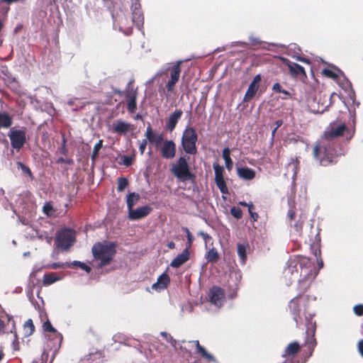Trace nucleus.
I'll return each mask as SVG.
<instances>
[{
    "label": "nucleus",
    "instance_id": "obj_23",
    "mask_svg": "<svg viewBox=\"0 0 363 363\" xmlns=\"http://www.w3.org/2000/svg\"><path fill=\"white\" fill-rule=\"evenodd\" d=\"M288 67L291 74L294 76H297L300 74H306L304 68L296 63L289 62Z\"/></svg>",
    "mask_w": 363,
    "mask_h": 363
},
{
    "label": "nucleus",
    "instance_id": "obj_61",
    "mask_svg": "<svg viewBox=\"0 0 363 363\" xmlns=\"http://www.w3.org/2000/svg\"><path fill=\"white\" fill-rule=\"evenodd\" d=\"M250 40L255 44L261 43L262 42L257 38L250 37Z\"/></svg>",
    "mask_w": 363,
    "mask_h": 363
},
{
    "label": "nucleus",
    "instance_id": "obj_32",
    "mask_svg": "<svg viewBox=\"0 0 363 363\" xmlns=\"http://www.w3.org/2000/svg\"><path fill=\"white\" fill-rule=\"evenodd\" d=\"M173 174L179 179H182V157H180L172 169Z\"/></svg>",
    "mask_w": 363,
    "mask_h": 363
},
{
    "label": "nucleus",
    "instance_id": "obj_49",
    "mask_svg": "<svg viewBox=\"0 0 363 363\" xmlns=\"http://www.w3.org/2000/svg\"><path fill=\"white\" fill-rule=\"evenodd\" d=\"M146 145H147V140H143L140 143V145H139V150L141 154H143L144 153V151L146 148Z\"/></svg>",
    "mask_w": 363,
    "mask_h": 363
},
{
    "label": "nucleus",
    "instance_id": "obj_47",
    "mask_svg": "<svg viewBox=\"0 0 363 363\" xmlns=\"http://www.w3.org/2000/svg\"><path fill=\"white\" fill-rule=\"evenodd\" d=\"M327 106L318 107L317 109L310 106V111L313 113H322L326 111Z\"/></svg>",
    "mask_w": 363,
    "mask_h": 363
},
{
    "label": "nucleus",
    "instance_id": "obj_11",
    "mask_svg": "<svg viewBox=\"0 0 363 363\" xmlns=\"http://www.w3.org/2000/svg\"><path fill=\"white\" fill-rule=\"evenodd\" d=\"M182 63V61H179L177 62V65L173 66L171 68L168 69V72H169L171 79L168 81L167 84V91H172L174 89L175 84L178 82L180 74L179 65Z\"/></svg>",
    "mask_w": 363,
    "mask_h": 363
},
{
    "label": "nucleus",
    "instance_id": "obj_34",
    "mask_svg": "<svg viewBox=\"0 0 363 363\" xmlns=\"http://www.w3.org/2000/svg\"><path fill=\"white\" fill-rule=\"evenodd\" d=\"M17 167L18 169H21L22 172L24 174H26L28 175L30 179L31 180L33 179V174L30 169V168L28 167H27L26 165H25L23 163H22L21 162H17Z\"/></svg>",
    "mask_w": 363,
    "mask_h": 363
},
{
    "label": "nucleus",
    "instance_id": "obj_15",
    "mask_svg": "<svg viewBox=\"0 0 363 363\" xmlns=\"http://www.w3.org/2000/svg\"><path fill=\"white\" fill-rule=\"evenodd\" d=\"M169 281V276L166 273H163L158 277L157 282L152 285V289L155 291H161L167 287Z\"/></svg>",
    "mask_w": 363,
    "mask_h": 363
},
{
    "label": "nucleus",
    "instance_id": "obj_26",
    "mask_svg": "<svg viewBox=\"0 0 363 363\" xmlns=\"http://www.w3.org/2000/svg\"><path fill=\"white\" fill-rule=\"evenodd\" d=\"M59 278L55 273H48L45 274L43 279V283L44 285L48 286L55 283Z\"/></svg>",
    "mask_w": 363,
    "mask_h": 363
},
{
    "label": "nucleus",
    "instance_id": "obj_8",
    "mask_svg": "<svg viewBox=\"0 0 363 363\" xmlns=\"http://www.w3.org/2000/svg\"><path fill=\"white\" fill-rule=\"evenodd\" d=\"M215 172V182L217 187L223 194H228V189L223 177L224 168L217 163L213 164Z\"/></svg>",
    "mask_w": 363,
    "mask_h": 363
},
{
    "label": "nucleus",
    "instance_id": "obj_37",
    "mask_svg": "<svg viewBox=\"0 0 363 363\" xmlns=\"http://www.w3.org/2000/svg\"><path fill=\"white\" fill-rule=\"evenodd\" d=\"M298 164V161L297 159H292L291 162L289 163L288 168L291 169L295 177L297 173V167Z\"/></svg>",
    "mask_w": 363,
    "mask_h": 363
},
{
    "label": "nucleus",
    "instance_id": "obj_44",
    "mask_svg": "<svg viewBox=\"0 0 363 363\" xmlns=\"http://www.w3.org/2000/svg\"><path fill=\"white\" fill-rule=\"evenodd\" d=\"M253 204L252 202L250 203V205H249V209H248V211H249V213L250 215V218H251V220L255 222L257 220L258 218V214L255 212H253L252 211V208H253Z\"/></svg>",
    "mask_w": 363,
    "mask_h": 363
},
{
    "label": "nucleus",
    "instance_id": "obj_25",
    "mask_svg": "<svg viewBox=\"0 0 363 363\" xmlns=\"http://www.w3.org/2000/svg\"><path fill=\"white\" fill-rule=\"evenodd\" d=\"M247 245L240 243L237 245V252L242 264H245L247 257Z\"/></svg>",
    "mask_w": 363,
    "mask_h": 363
},
{
    "label": "nucleus",
    "instance_id": "obj_51",
    "mask_svg": "<svg viewBox=\"0 0 363 363\" xmlns=\"http://www.w3.org/2000/svg\"><path fill=\"white\" fill-rule=\"evenodd\" d=\"M224 161H225V164L227 169L228 171H230L233 169V162L231 158L228 159V160H225Z\"/></svg>",
    "mask_w": 363,
    "mask_h": 363
},
{
    "label": "nucleus",
    "instance_id": "obj_40",
    "mask_svg": "<svg viewBox=\"0 0 363 363\" xmlns=\"http://www.w3.org/2000/svg\"><path fill=\"white\" fill-rule=\"evenodd\" d=\"M43 211L47 216H51L54 212L53 207L50 203H45L43 207Z\"/></svg>",
    "mask_w": 363,
    "mask_h": 363
},
{
    "label": "nucleus",
    "instance_id": "obj_7",
    "mask_svg": "<svg viewBox=\"0 0 363 363\" xmlns=\"http://www.w3.org/2000/svg\"><path fill=\"white\" fill-rule=\"evenodd\" d=\"M305 302V298L301 295H298L291 300L289 304V307L291 313L294 315V320H295L296 325H298L301 321V311Z\"/></svg>",
    "mask_w": 363,
    "mask_h": 363
},
{
    "label": "nucleus",
    "instance_id": "obj_4",
    "mask_svg": "<svg viewBox=\"0 0 363 363\" xmlns=\"http://www.w3.org/2000/svg\"><path fill=\"white\" fill-rule=\"evenodd\" d=\"M74 240V231L70 229H64L57 233L55 242L58 248L67 250L73 245Z\"/></svg>",
    "mask_w": 363,
    "mask_h": 363
},
{
    "label": "nucleus",
    "instance_id": "obj_33",
    "mask_svg": "<svg viewBox=\"0 0 363 363\" xmlns=\"http://www.w3.org/2000/svg\"><path fill=\"white\" fill-rule=\"evenodd\" d=\"M128 180L123 177H121L118 178V191H123L128 186Z\"/></svg>",
    "mask_w": 363,
    "mask_h": 363
},
{
    "label": "nucleus",
    "instance_id": "obj_41",
    "mask_svg": "<svg viewBox=\"0 0 363 363\" xmlns=\"http://www.w3.org/2000/svg\"><path fill=\"white\" fill-rule=\"evenodd\" d=\"M125 96L127 101L133 99H134V100H137V91L135 90H126Z\"/></svg>",
    "mask_w": 363,
    "mask_h": 363
},
{
    "label": "nucleus",
    "instance_id": "obj_22",
    "mask_svg": "<svg viewBox=\"0 0 363 363\" xmlns=\"http://www.w3.org/2000/svg\"><path fill=\"white\" fill-rule=\"evenodd\" d=\"M139 199L140 195L138 194L135 192L130 193L127 196L126 200L128 210H131L133 208L134 205L139 201Z\"/></svg>",
    "mask_w": 363,
    "mask_h": 363
},
{
    "label": "nucleus",
    "instance_id": "obj_30",
    "mask_svg": "<svg viewBox=\"0 0 363 363\" xmlns=\"http://www.w3.org/2000/svg\"><path fill=\"white\" fill-rule=\"evenodd\" d=\"M299 350V345L296 342L290 343L285 350V354L293 356Z\"/></svg>",
    "mask_w": 363,
    "mask_h": 363
},
{
    "label": "nucleus",
    "instance_id": "obj_17",
    "mask_svg": "<svg viewBox=\"0 0 363 363\" xmlns=\"http://www.w3.org/2000/svg\"><path fill=\"white\" fill-rule=\"evenodd\" d=\"M237 172L239 177L245 180L252 179L255 177V170L248 167H238Z\"/></svg>",
    "mask_w": 363,
    "mask_h": 363
},
{
    "label": "nucleus",
    "instance_id": "obj_3",
    "mask_svg": "<svg viewBox=\"0 0 363 363\" xmlns=\"http://www.w3.org/2000/svg\"><path fill=\"white\" fill-rule=\"evenodd\" d=\"M116 243L104 240L94 243L91 247V253L94 260L98 261V269H101L108 264L116 255Z\"/></svg>",
    "mask_w": 363,
    "mask_h": 363
},
{
    "label": "nucleus",
    "instance_id": "obj_55",
    "mask_svg": "<svg viewBox=\"0 0 363 363\" xmlns=\"http://www.w3.org/2000/svg\"><path fill=\"white\" fill-rule=\"evenodd\" d=\"M358 350L361 355L363 357V340L359 341L358 342Z\"/></svg>",
    "mask_w": 363,
    "mask_h": 363
},
{
    "label": "nucleus",
    "instance_id": "obj_19",
    "mask_svg": "<svg viewBox=\"0 0 363 363\" xmlns=\"http://www.w3.org/2000/svg\"><path fill=\"white\" fill-rule=\"evenodd\" d=\"M132 21L138 29L143 26L144 17L141 11H132Z\"/></svg>",
    "mask_w": 363,
    "mask_h": 363
},
{
    "label": "nucleus",
    "instance_id": "obj_64",
    "mask_svg": "<svg viewBox=\"0 0 363 363\" xmlns=\"http://www.w3.org/2000/svg\"><path fill=\"white\" fill-rule=\"evenodd\" d=\"M65 159L64 157H59L57 161H56V163L57 164H62V163H65Z\"/></svg>",
    "mask_w": 363,
    "mask_h": 363
},
{
    "label": "nucleus",
    "instance_id": "obj_58",
    "mask_svg": "<svg viewBox=\"0 0 363 363\" xmlns=\"http://www.w3.org/2000/svg\"><path fill=\"white\" fill-rule=\"evenodd\" d=\"M317 263H318V265L319 267V269H321V268L323 267V261L321 257H318L317 258Z\"/></svg>",
    "mask_w": 363,
    "mask_h": 363
},
{
    "label": "nucleus",
    "instance_id": "obj_31",
    "mask_svg": "<svg viewBox=\"0 0 363 363\" xmlns=\"http://www.w3.org/2000/svg\"><path fill=\"white\" fill-rule=\"evenodd\" d=\"M323 73L324 74V75L333 79H336L339 77V76L342 74L341 71L339 69L333 70L328 68L323 69Z\"/></svg>",
    "mask_w": 363,
    "mask_h": 363
},
{
    "label": "nucleus",
    "instance_id": "obj_62",
    "mask_svg": "<svg viewBox=\"0 0 363 363\" xmlns=\"http://www.w3.org/2000/svg\"><path fill=\"white\" fill-rule=\"evenodd\" d=\"M288 216L291 220H293L295 217V213L293 211H289L288 213Z\"/></svg>",
    "mask_w": 363,
    "mask_h": 363
},
{
    "label": "nucleus",
    "instance_id": "obj_46",
    "mask_svg": "<svg viewBox=\"0 0 363 363\" xmlns=\"http://www.w3.org/2000/svg\"><path fill=\"white\" fill-rule=\"evenodd\" d=\"M131 11H141L139 0H132Z\"/></svg>",
    "mask_w": 363,
    "mask_h": 363
},
{
    "label": "nucleus",
    "instance_id": "obj_60",
    "mask_svg": "<svg viewBox=\"0 0 363 363\" xmlns=\"http://www.w3.org/2000/svg\"><path fill=\"white\" fill-rule=\"evenodd\" d=\"M186 232L187 236H188V244H189V246H190L191 244V242H192L191 237L189 230L186 228Z\"/></svg>",
    "mask_w": 363,
    "mask_h": 363
},
{
    "label": "nucleus",
    "instance_id": "obj_13",
    "mask_svg": "<svg viewBox=\"0 0 363 363\" xmlns=\"http://www.w3.org/2000/svg\"><path fill=\"white\" fill-rule=\"evenodd\" d=\"M176 152V146L173 141L166 140L161 147V155L165 159L173 158Z\"/></svg>",
    "mask_w": 363,
    "mask_h": 363
},
{
    "label": "nucleus",
    "instance_id": "obj_57",
    "mask_svg": "<svg viewBox=\"0 0 363 363\" xmlns=\"http://www.w3.org/2000/svg\"><path fill=\"white\" fill-rule=\"evenodd\" d=\"M342 87L345 90H349L351 88V84L348 81H345V82H344V84H343Z\"/></svg>",
    "mask_w": 363,
    "mask_h": 363
},
{
    "label": "nucleus",
    "instance_id": "obj_36",
    "mask_svg": "<svg viewBox=\"0 0 363 363\" xmlns=\"http://www.w3.org/2000/svg\"><path fill=\"white\" fill-rule=\"evenodd\" d=\"M137 100L134 99L127 101V109L129 113H134L137 110Z\"/></svg>",
    "mask_w": 363,
    "mask_h": 363
},
{
    "label": "nucleus",
    "instance_id": "obj_14",
    "mask_svg": "<svg viewBox=\"0 0 363 363\" xmlns=\"http://www.w3.org/2000/svg\"><path fill=\"white\" fill-rule=\"evenodd\" d=\"M43 330L45 333H50L54 335V340L60 346L62 341V335L52 325L50 321L48 319L43 325Z\"/></svg>",
    "mask_w": 363,
    "mask_h": 363
},
{
    "label": "nucleus",
    "instance_id": "obj_39",
    "mask_svg": "<svg viewBox=\"0 0 363 363\" xmlns=\"http://www.w3.org/2000/svg\"><path fill=\"white\" fill-rule=\"evenodd\" d=\"M121 164H123L125 167H129L133 163V157H132L130 156L123 155V156H121Z\"/></svg>",
    "mask_w": 363,
    "mask_h": 363
},
{
    "label": "nucleus",
    "instance_id": "obj_38",
    "mask_svg": "<svg viewBox=\"0 0 363 363\" xmlns=\"http://www.w3.org/2000/svg\"><path fill=\"white\" fill-rule=\"evenodd\" d=\"M231 215L235 218H240L242 216V211L240 208L233 206L230 208Z\"/></svg>",
    "mask_w": 363,
    "mask_h": 363
},
{
    "label": "nucleus",
    "instance_id": "obj_43",
    "mask_svg": "<svg viewBox=\"0 0 363 363\" xmlns=\"http://www.w3.org/2000/svg\"><path fill=\"white\" fill-rule=\"evenodd\" d=\"M66 139L65 137H62V144H61V147H60V152L64 156H67V152H68V150H67V145H66Z\"/></svg>",
    "mask_w": 363,
    "mask_h": 363
},
{
    "label": "nucleus",
    "instance_id": "obj_12",
    "mask_svg": "<svg viewBox=\"0 0 363 363\" xmlns=\"http://www.w3.org/2000/svg\"><path fill=\"white\" fill-rule=\"evenodd\" d=\"M131 130L130 123L123 121L122 120H118L112 124L111 131L119 134L125 135Z\"/></svg>",
    "mask_w": 363,
    "mask_h": 363
},
{
    "label": "nucleus",
    "instance_id": "obj_10",
    "mask_svg": "<svg viewBox=\"0 0 363 363\" xmlns=\"http://www.w3.org/2000/svg\"><path fill=\"white\" fill-rule=\"evenodd\" d=\"M152 211V208L148 206H143L142 207L128 211V218L131 220H138L148 216Z\"/></svg>",
    "mask_w": 363,
    "mask_h": 363
},
{
    "label": "nucleus",
    "instance_id": "obj_35",
    "mask_svg": "<svg viewBox=\"0 0 363 363\" xmlns=\"http://www.w3.org/2000/svg\"><path fill=\"white\" fill-rule=\"evenodd\" d=\"M102 146H103V140H99V142L97 143H96V145L94 147L93 152L91 154V160H95L96 158L98 157L99 152L100 149L102 147Z\"/></svg>",
    "mask_w": 363,
    "mask_h": 363
},
{
    "label": "nucleus",
    "instance_id": "obj_63",
    "mask_svg": "<svg viewBox=\"0 0 363 363\" xmlns=\"http://www.w3.org/2000/svg\"><path fill=\"white\" fill-rule=\"evenodd\" d=\"M74 163V160L71 158H67L65 159V164H72Z\"/></svg>",
    "mask_w": 363,
    "mask_h": 363
},
{
    "label": "nucleus",
    "instance_id": "obj_2",
    "mask_svg": "<svg viewBox=\"0 0 363 363\" xmlns=\"http://www.w3.org/2000/svg\"><path fill=\"white\" fill-rule=\"evenodd\" d=\"M318 271H315L314 266L308 259H302L301 262L291 260L287 267L284 270L286 279L290 282L297 279L299 289L304 292L309 287L312 280L316 277Z\"/></svg>",
    "mask_w": 363,
    "mask_h": 363
},
{
    "label": "nucleus",
    "instance_id": "obj_1",
    "mask_svg": "<svg viewBox=\"0 0 363 363\" xmlns=\"http://www.w3.org/2000/svg\"><path fill=\"white\" fill-rule=\"evenodd\" d=\"M346 130L344 123H330L325 130L323 137L313 147V155L320 165L327 166L333 162L335 155L330 141L341 136Z\"/></svg>",
    "mask_w": 363,
    "mask_h": 363
},
{
    "label": "nucleus",
    "instance_id": "obj_24",
    "mask_svg": "<svg viewBox=\"0 0 363 363\" xmlns=\"http://www.w3.org/2000/svg\"><path fill=\"white\" fill-rule=\"evenodd\" d=\"M259 89V86L257 85H255L254 84H250L244 96V101H250L254 96L255 95L256 92Z\"/></svg>",
    "mask_w": 363,
    "mask_h": 363
},
{
    "label": "nucleus",
    "instance_id": "obj_27",
    "mask_svg": "<svg viewBox=\"0 0 363 363\" xmlns=\"http://www.w3.org/2000/svg\"><path fill=\"white\" fill-rule=\"evenodd\" d=\"M24 333L26 336H30L35 332V325L32 319L27 320L23 325Z\"/></svg>",
    "mask_w": 363,
    "mask_h": 363
},
{
    "label": "nucleus",
    "instance_id": "obj_42",
    "mask_svg": "<svg viewBox=\"0 0 363 363\" xmlns=\"http://www.w3.org/2000/svg\"><path fill=\"white\" fill-rule=\"evenodd\" d=\"M170 266L172 267H179L182 266V254L177 255V256L172 261Z\"/></svg>",
    "mask_w": 363,
    "mask_h": 363
},
{
    "label": "nucleus",
    "instance_id": "obj_29",
    "mask_svg": "<svg viewBox=\"0 0 363 363\" xmlns=\"http://www.w3.org/2000/svg\"><path fill=\"white\" fill-rule=\"evenodd\" d=\"M206 259L208 262H216L218 259V254L215 248L208 250L206 255Z\"/></svg>",
    "mask_w": 363,
    "mask_h": 363
},
{
    "label": "nucleus",
    "instance_id": "obj_16",
    "mask_svg": "<svg viewBox=\"0 0 363 363\" xmlns=\"http://www.w3.org/2000/svg\"><path fill=\"white\" fill-rule=\"evenodd\" d=\"M145 135L148 140L150 143H154L156 146H159L164 139L162 134H157L153 133L150 126L147 127Z\"/></svg>",
    "mask_w": 363,
    "mask_h": 363
},
{
    "label": "nucleus",
    "instance_id": "obj_48",
    "mask_svg": "<svg viewBox=\"0 0 363 363\" xmlns=\"http://www.w3.org/2000/svg\"><path fill=\"white\" fill-rule=\"evenodd\" d=\"M230 150L228 147H225L223 150V158L224 160L230 159Z\"/></svg>",
    "mask_w": 363,
    "mask_h": 363
},
{
    "label": "nucleus",
    "instance_id": "obj_45",
    "mask_svg": "<svg viewBox=\"0 0 363 363\" xmlns=\"http://www.w3.org/2000/svg\"><path fill=\"white\" fill-rule=\"evenodd\" d=\"M354 313L358 315L361 316L363 315V304H357L353 308Z\"/></svg>",
    "mask_w": 363,
    "mask_h": 363
},
{
    "label": "nucleus",
    "instance_id": "obj_6",
    "mask_svg": "<svg viewBox=\"0 0 363 363\" xmlns=\"http://www.w3.org/2000/svg\"><path fill=\"white\" fill-rule=\"evenodd\" d=\"M197 135L193 128H186L183 132V150L186 152L194 155L197 152L196 143Z\"/></svg>",
    "mask_w": 363,
    "mask_h": 363
},
{
    "label": "nucleus",
    "instance_id": "obj_59",
    "mask_svg": "<svg viewBox=\"0 0 363 363\" xmlns=\"http://www.w3.org/2000/svg\"><path fill=\"white\" fill-rule=\"evenodd\" d=\"M200 234L202 235L206 243L208 240H211V237L208 234L203 232H201Z\"/></svg>",
    "mask_w": 363,
    "mask_h": 363
},
{
    "label": "nucleus",
    "instance_id": "obj_52",
    "mask_svg": "<svg viewBox=\"0 0 363 363\" xmlns=\"http://www.w3.org/2000/svg\"><path fill=\"white\" fill-rule=\"evenodd\" d=\"M260 81H261V75L257 74L253 78V80L252 81L251 84H254L255 85H257L259 86V84Z\"/></svg>",
    "mask_w": 363,
    "mask_h": 363
},
{
    "label": "nucleus",
    "instance_id": "obj_56",
    "mask_svg": "<svg viewBox=\"0 0 363 363\" xmlns=\"http://www.w3.org/2000/svg\"><path fill=\"white\" fill-rule=\"evenodd\" d=\"M18 344H19L18 340L17 337H16L15 340L13 341V347L14 350H19Z\"/></svg>",
    "mask_w": 363,
    "mask_h": 363
},
{
    "label": "nucleus",
    "instance_id": "obj_28",
    "mask_svg": "<svg viewBox=\"0 0 363 363\" xmlns=\"http://www.w3.org/2000/svg\"><path fill=\"white\" fill-rule=\"evenodd\" d=\"M67 267L69 268L79 267L87 273H89L91 271V269L89 266L80 261H74L73 262L68 264Z\"/></svg>",
    "mask_w": 363,
    "mask_h": 363
},
{
    "label": "nucleus",
    "instance_id": "obj_21",
    "mask_svg": "<svg viewBox=\"0 0 363 363\" xmlns=\"http://www.w3.org/2000/svg\"><path fill=\"white\" fill-rule=\"evenodd\" d=\"M189 343H191V344H194L195 345V346L196 347V351L197 352H199V354H201V355L206 358V359L209 360V361H213L215 363H217L216 360L214 359L213 356H212L211 354H210L209 353H208L206 350L201 347L199 343V341L196 340V341H193V342H189Z\"/></svg>",
    "mask_w": 363,
    "mask_h": 363
},
{
    "label": "nucleus",
    "instance_id": "obj_20",
    "mask_svg": "<svg viewBox=\"0 0 363 363\" xmlns=\"http://www.w3.org/2000/svg\"><path fill=\"white\" fill-rule=\"evenodd\" d=\"M183 185L186 184L188 181H190L191 185L189 188H190L191 186H194V175L189 172L188 171V165L187 163L185 162L184 159L183 158Z\"/></svg>",
    "mask_w": 363,
    "mask_h": 363
},
{
    "label": "nucleus",
    "instance_id": "obj_50",
    "mask_svg": "<svg viewBox=\"0 0 363 363\" xmlns=\"http://www.w3.org/2000/svg\"><path fill=\"white\" fill-rule=\"evenodd\" d=\"M190 257V254L188 250V248L186 247L184 250H183V255H182V260L183 263L186 262Z\"/></svg>",
    "mask_w": 363,
    "mask_h": 363
},
{
    "label": "nucleus",
    "instance_id": "obj_18",
    "mask_svg": "<svg viewBox=\"0 0 363 363\" xmlns=\"http://www.w3.org/2000/svg\"><path fill=\"white\" fill-rule=\"evenodd\" d=\"M182 116L181 110H176L169 118L168 122L166 125V128L168 130L172 131L176 126L178 120Z\"/></svg>",
    "mask_w": 363,
    "mask_h": 363
},
{
    "label": "nucleus",
    "instance_id": "obj_53",
    "mask_svg": "<svg viewBox=\"0 0 363 363\" xmlns=\"http://www.w3.org/2000/svg\"><path fill=\"white\" fill-rule=\"evenodd\" d=\"M273 91L280 93L282 91L281 86L279 83H275L272 86Z\"/></svg>",
    "mask_w": 363,
    "mask_h": 363
},
{
    "label": "nucleus",
    "instance_id": "obj_5",
    "mask_svg": "<svg viewBox=\"0 0 363 363\" xmlns=\"http://www.w3.org/2000/svg\"><path fill=\"white\" fill-rule=\"evenodd\" d=\"M11 141V147L20 150L26 143V129L23 127L21 129L11 128L8 134Z\"/></svg>",
    "mask_w": 363,
    "mask_h": 363
},
{
    "label": "nucleus",
    "instance_id": "obj_9",
    "mask_svg": "<svg viewBox=\"0 0 363 363\" xmlns=\"http://www.w3.org/2000/svg\"><path fill=\"white\" fill-rule=\"evenodd\" d=\"M210 301L216 307H220L225 302L223 290L218 286L213 287L209 292Z\"/></svg>",
    "mask_w": 363,
    "mask_h": 363
},
{
    "label": "nucleus",
    "instance_id": "obj_54",
    "mask_svg": "<svg viewBox=\"0 0 363 363\" xmlns=\"http://www.w3.org/2000/svg\"><path fill=\"white\" fill-rule=\"evenodd\" d=\"M6 328V323L4 320L0 319V333H4Z\"/></svg>",
    "mask_w": 363,
    "mask_h": 363
}]
</instances>
